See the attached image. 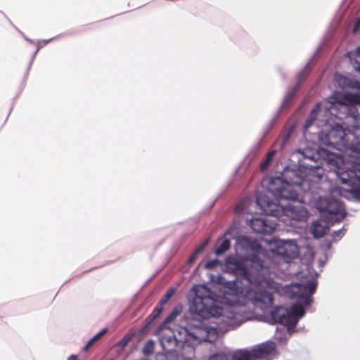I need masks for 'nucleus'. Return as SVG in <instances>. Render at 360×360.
I'll return each mask as SVG.
<instances>
[{
  "label": "nucleus",
  "mask_w": 360,
  "mask_h": 360,
  "mask_svg": "<svg viewBox=\"0 0 360 360\" xmlns=\"http://www.w3.org/2000/svg\"><path fill=\"white\" fill-rule=\"evenodd\" d=\"M252 252L245 258L229 256L226 259V271L234 274L236 279L226 282L220 294L214 293L204 285L193 287L195 296L191 311L204 319L219 320L221 329L232 330L253 318L252 313L244 309L249 302L255 308L264 311L273 305L274 292L297 300L289 309L283 307L274 308L268 321L283 325L284 338L287 339L305 314L304 307L311 304L316 282L313 278L300 283L281 284L271 277L267 261L262 260L259 252Z\"/></svg>",
  "instance_id": "nucleus-1"
},
{
  "label": "nucleus",
  "mask_w": 360,
  "mask_h": 360,
  "mask_svg": "<svg viewBox=\"0 0 360 360\" xmlns=\"http://www.w3.org/2000/svg\"><path fill=\"white\" fill-rule=\"evenodd\" d=\"M319 139L323 144L335 148L339 153L323 148L317 150H298L304 159L314 162L306 167L312 170L327 165L329 171L334 172L341 183L358 184L360 181V136H355L350 131L336 124L327 134L320 133Z\"/></svg>",
  "instance_id": "nucleus-2"
},
{
  "label": "nucleus",
  "mask_w": 360,
  "mask_h": 360,
  "mask_svg": "<svg viewBox=\"0 0 360 360\" xmlns=\"http://www.w3.org/2000/svg\"><path fill=\"white\" fill-rule=\"evenodd\" d=\"M285 179H289V181H284L281 177L271 179L267 190L257 196V204L266 214L277 219L281 218L285 222L287 219L293 221H304L308 218V212L304 206L287 201L302 202L301 194L306 192L309 181L295 172H287Z\"/></svg>",
  "instance_id": "nucleus-3"
},
{
  "label": "nucleus",
  "mask_w": 360,
  "mask_h": 360,
  "mask_svg": "<svg viewBox=\"0 0 360 360\" xmlns=\"http://www.w3.org/2000/svg\"><path fill=\"white\" fill-rule=\"evenodd\" d=\"M212 320L210 325L198 322L177 330L160 328L159 341L165 352L158 354L155 360H192L195 346L202 342H214L220 335L229 330L220 328L219 320Z\"/></svg>",
  "instance_id": "nucleus-4"
},
{
  "label": "nucleus",
  "mask_w": 360,
  "mask_h": 360,
  "mask_svg": "<svg viewBox=\"0 0 360 360\" xmlns=\"http://www.w3.org/2000/svg\"><path fill=\"white\" fill-rule=\"evenodd\" d=\"M263 242L266 245V249H263L257 240L243 236L237 239V245L247 252H259L262 260L263 258L269 259L282 271L288 270V267L291 266V261L299 256L298 245L293 240L274 238Z\"/></svg>",
  "instance_id": "nucleus-5"
},
{
  "label": "nucleus",
  "mask_w": 360,
  "mask_h": 360,
  "mask_svg": "<svg viewBox=\"0 0 360 360\" xmlns=\"http://www.w3.org/2000/svg\"><path fill=\"white\" fill-rule=\"evenodd\" d=\"M360 104V94L357 92H335L323 103H318L312 110L304 124L307 130L316 119L325 122L326 126L330 124L329 115H334L342 119V114H347L349 105Z\"/></svg>",
  "instance_id": "nucleus-6"
},
{
  "label": "nucleus",
  "mask_w": 360,
  "mask_h": 360,
  "mask_svg": "<svg viewBox=\"0 0 360 360\" xmlns=\"http://www.w3.org/2000/svg\"><path fill=\"white\" fill-rule=\"evenodd\" d=\"M314 206L323 212L324 219L314 221L310 226V232L314 238L323 237L330 225L340 221L347 215L346 209L342 203L331 198L314 197Z\"/></svg>",
  "instance_id": "nucleus-7"
},
{
  "label": "nucleus",
  "mask_w": 360,
  "mask_h": 360,
  "mask_svg": "<svg viewBox=\"0 0 360 360\" xmlns=\"http://www.w3.org/2000/svg\"><path fill=\"white\" fill-rule=\"evenodd\" d=\"M257 205V200L256 203L251 202L248 198L244 199L240 203H239L235 208V212L237 213L240 212H248L251 213L250 206ZM265 215L255 214L251 218H247L248 224L252 228V229L257 233H271L276 229L278 226V219L274 217L271 219L272 216L266 214L262 210H261Z\"/></svg>",
  "instance_id": "nucleus-8"
},
{
  "label": "nucleus",
  "mask_w": 360,
  "mask_h": 360,
  "mask_svg": "<svg viewBox=\"0 0 360 360\" xmlns=\"http://www.w3.org/2000/svg\"><path fill=\"white\" fill-rule=\"evenodd\" d=\"M276 345L272 341H266L252 347L250 349L235 351L232 360H256L257 359L271 360L276 355Z\"/></svg>",
  "instance_id": "nucleus-9"
},
{
  "label": "nucleus",
  "mask_w": 360,
  "mask_h": 360,
  "mask_svg": "<svg viewBox=\"0 0 360 360\" xmlns=\"http://www.w3.org/2000/svg\"><path fill=\"white\" fill-rule=\"evenodd\" d=\"M228 234L229 232H226L218 241V245L214 252L217 256L224 254L230 248V239L226 237Z\"/></svg>",
  "instance_id": "nucleus-10"
},
{
  "label": "nucleus",
  "mask_w": 360,
  "mask_h": 360,
  "mask_svg": "<svg viewBox=\"0 0 360 360\" xmlns=\"http://www.w3.org/2000/svg\"><path fill=\"white\" fill-rule=\"evenodd\" d=\"M349 58L354 68L360 72V47L355 51L349 53Z\"/></svg>",
  "instance_id": "nucleus-11"
},
{
  "label": "nucleus",
  "mask_w": 360,
  "mask_h": 360,
  "mask_svg": "<svg viewBox=\"0 0 360 360\" xmlns=\"http://www.w3.org/2000/svg\"><path fill=\"white\" fill-rule=\"evenodd\" d=\"M107 333V328L102 329L99 333L96 334L92 338H91L87 344L85 345L84 349L87 350L94 342L98 340L103 335Z\"/></svg>",
  "instance_id": "nucleus-12"
},
{
  "label": "nucleus",
  "mask_w": 360,
  "mask_h": 360,
  "mask_svg": "<svg viewBox=\"0 0 360 360\" xmlns=\"http://www.w3.org/2000/svg\"><path fill=\"white\" fill-rule=\"evenodd\" d=\"M335 81L341 88L352 86L351 82L344 76L336 75Z\"/></svg>",
  "instance_id": "nucleus-13"
},
{
  "label": "nucleus",
  "mask_w": 360,
  "mask_h": 360,
  "mask_svg": "<svg viewBox=\"0 0 360 360\" xmlns=\"http://www.w3.org/2000/svg\"><path fill=\"white\" fill-rule=\"evenodd\" d=\"M154 345L155 343L153 340L147 341L142 349L143 354L145 356L150 354L153 352Z\"/></svg>",
  "instance_id": "nucleus-14"
},
{
  "label": "nucleus",
  "mask_w": 360,
  "mask_h": 360,
  "mask_svg": "<svg viewBox=\"0 0 360 360\" xmlns=\"http://www.w3.org/2000/svg\"><path fill=\"white\" fill-rule=\"evenodd\" d=\"M296 91H297V86H295L292 89L290 90L286 94V95H285V98L283 99V103H282V107H284L288 103H290V101L292 98L294 94H295Z\"/></svg>",
  "instance_id": "nucleus-15"
},
{
  "label": "nucleus",
  "mask_w": 360,
  "mask_h": 360,
  "mask_svg": "<svg viewBox=\"0 0 360 360\" xmlns=\"http://www.w3.org/2000/svg\"><path fill=\"white\" fill-rule=\"evenodd\" d=\"M345 232L346 229H345V227H342L341 229L334 231L332 234L333 240L335 242L339 240L345 234Z\"/></svg>",
  "instance_id": "nucleus-16"
},
{
  "label": "nucleus",
  "mask_w": 360,
  "mask_h": 360,
  "mask_svg": "<svg viewBox=\"0 0 360 360\" xmlns=\"http://www.w3.org/2000/svg\"><path fill=\"white\" fill-rule=\"evenodd\" d=\"M275 153H276V150H271L268 153L266 160L261 165L262 170H264L266 169L269 162H271V160L275 155Z\"/></svg>",
  "instance_id": "nucleus-17"
},
{
  "label": "nucleus",
  "mask_w": 360,
  "mask_h": 360,
  "mask_svg": "<svg viewBox=\"0 0 360 360\" xmlns=\"http://www.w3.org/2000/svg\"><path fill=\"white\" fill-rule=\"evenodd\" d=\"M175 290L174 288H171L167 291L164 297L160 301V304H164L168 302L170 297L174 294Z\"/></svg>",
  "instance_id": "nucleus-18"
},
{
  "label": "nucleus",
  "mask_w": 360,
  "mask_h": 360,
  "mask_svg": "<svg viewBox=\"0 0 360 360\" xmlns=\"http://www.w3.org/2000/svg\"><path fill=\"white\" fill-rule=\"evenodd\" d=\"M208 360H229V358L225 354L218 353L210 356Z\"/></svg>",
  "instance_id": "nucleus-19"
},
{
  "label": "nucleus",
  "mask_w": 360,
  "mask_h": 360,
  "mask_svg": "<svg viewBox=\"0 0 360 360\" xmlns=\"http://www.w3.org/2000/svg\"><path fill=\"white\" fill-rule=\"evenodd\" d=\"M218 263H219V261L217 259H212V260L208 261L205 264V266L207 269H212L214 267H215Z\"/></svg>",
  "instance_id": "nucleus-20"
},
{
  "label": "nucleus",
  "mask_w": 360,
  "mask_h": 360,
  "mask_svg": "<svg viewBox=\"0 0 360 360\" xmlns=\"http://www.w3.org/2000/svg\"><path fill=\"white\" fill-rule=\"evenodd\" d=\"M207 241H205L203 243H202L194 252L196 255H199L200 252H202L205 246L207 245Z\"/></svg>",
  "instance_id": "nucleus-21"
},
{
  "label": "nucleus",
  "mask_w": 360,
  "mask_h": 360,
  "mask_svg": "<svg viewBox=\"0 0 360 360\" xmlns=\"http://www.w3.org/2000/svg\"><path fill=\"white\" fill-rule=\"evenodd\" d=\"M52 39H49V40H43V41H39V42H38V44H37V45H38V48H37V49L36 52L34 53V55L37 53V52L39 50V49H40L41 46H43L46 45V44H48V43H49L50 41H51Z\"/></svg>",
  "instance_id": "nucleus-22"
},
{
  "label": "nucleus",
  "mask_w": 360,
  "mask_h": 360,
  "mask_svg": "<svg viewBox=\"0 0 360 360\" xmlns=\"http://www.w3.org/2000/svg\"><path fill=\"white\" fill-rule=\"evenodd\" d=\"M162 311V307H157L153 310L154 318L157 317Z\"/></svg>",
  "instance_id": "nucleus-23"
},
{
  "label": "nucleus",
  "mask_w": 360,
  "mask_h": 360,
  "mask_svg": "<svg viewBox=\"0 0 360 360\" xmlns=\"http://www.w3.org/2000/svg\"><path fill=\"white\" fill-rule=\"evenodd\" d=\"M176 313L173 311L166 319L167 322H169L176 316Z\"/></svg>",
  "instance_id": "nucleus-24"
},
{
  "label": "nucleus",
  "mask_w": 360,
  "mask_h": 360,
  "mask_svg": "<svg viewBox=\"0 0 360 360\" xmlns=\"http://www.w3.org/2000/svg\"><path fill=\"white\" fill-rule=\"evenodd\" d=\"M198 255H196L195 252L193 254V255L189 258V262L193 263L195 259L197 258Z\"/></svg>",
  "instance_id": "nucleus-25"
},
{
  "label": "nucleus",
  "mask_w": 360,
  "mask_h": 360,
  "mask_svg": "<svg viewBox=\"0 0 360 360\" xmlns=\"http://www.w3.org/2000/svg\"><path fill=\"white\" fill-rule=\"evenodd\" d=\"M360 27V20L356 23L354 27V32H357L358 29Z\"/></svg>",
  "instance_id": "nucleus-26"
},
{
  "label": "nucleus",
  "mask_w": 360,
  "mask_h": 360,
  "mask_svg": "<svg viewBox=\"0 0 360 360\" xmlns=\"http://www.w3.org/2000/svg\"><path fill=\"white\" fill-rule=\"evenodd\" d=\"M68 360H77V358L76 356L75 355H71L69 358H68Z\"/></svg>",
  "instance_id": "nucleus-27"
},
{
  "label": "nucleus",
  "mask_w": 360,
  "mask_h": 360,
  "mask_svg": "<svg viewBox=\"0 0 360 360\" xmlns=\"http://www.w3.org/2000/svg\"><path fill=\"white\" fill-rule=\"evenodd\" d=\"M288 139V136H286L285 137L284 140L283 141V143H282V145H281V147H283V144H284L285 141Z\"/></svg>",
  "instance_id": "nucleus-28"
},
{
  "label": "nucleus",
  "mask_w": 360,
  "mask_h": 360,
  "mask_svg": "<svg viewBox=\"0 0 360 360\" xmlns=\"http://www.w3.org/2000/svg\"><path fill=\"white\" fill-rule=\"evenodd\" d=\"M120 344L122 347H124V346L125 345V344H126V343H125V342H124V341H120Z\"/></svg>",
  "instance_id": "nucleus-29"
},
{
  "label": "nucleus",
  "mask_w": 360,
  "mask_h": 360,
  "mask_svg": "<svg viewBox=\"0 0 360 360\" xmlns=\"http://www.w3.org/2000/svg\"><path fill=\"white\" fill-rule=\"evenodd\" d=\"M290 225H291V226H295V223H294V222H292H292H290Z\"/></svg>",
  "instance_id": "nucleus-30"
},
{
  "label": "nucleus",
  "mask_w": 360,
  "mask_h": 360,
  "mask_svg": "<svg viewBox=\"0 0 360 360\" xmlns=\"http://www.w3.org/2000/svg\"><path fill=\"white\" fill-rule=\"evenodd\" d=\"M276 338H277V339H281V338H279V337L278 336V334H276Z\"/></svg>",
  "instance_id": "nucleus-31"
}]
</instances>
